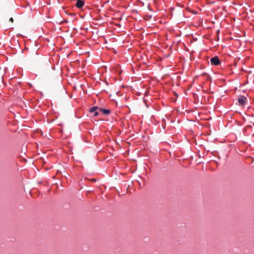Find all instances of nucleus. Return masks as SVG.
<instances>
[{
  "instance_id": "obj_10",
  "label": "nucleus",
  "mask_w": 254,
  "mask_h": 254,
  "mask_svg": "<svg viewBox=\"0 0 254 254\" xmlns=\"http://www.w3.org/2000/svg\"><path fill=\"white\" fill-rule=\"evenodd\" d=\"M92 181H96V180H95V179H93L92 180Z\"/></svg>"
},
{
  "instance_id": "obj_3",
  "label": "nucleus",
  "mask_w": 254,
  "mask_h": 254,
  "mask_svg": "<svg viewBox=\"0 0 254 254\" xmlns=\"http://www.w3.org/2000/svg\"><path fill=\"white\" fill-rule=\"evenodd\" d=\"M247 101V98L245 97L244 96H241L238 99V102L240 103V104L241 105H246Z\"/></svg>"
},
{
  "instance_id": "obj_2",
  "label": "nucleus",
  "mask_w": 254,
  "mask_h": 254,
  "mask_svg": "<svg viewBox=\"0 0 254 254\" xmlns=\"http://www.w3.org/2000/svg\"><path fill=\"white\" fill-rule=\"evenodd\" d=\"M115 70V72L117 73V74H121L122 72V70L121 69L120 66L118 64H115L113 66H112V70Z\"/></svg>"
},
{
  "instance_id": "obj_8",
  "label": "nucleus",
  "mask_w": 254,
  "mask_h": 254,
  "mask_svg": "<svg viewBox=\"0 0 254 254\" xmlns=\"http://www.w3.org/2000/svg\"><path fill=\"white\" fill-rule=\"evenodd\" d=\"M93 113H94V115H93V116H98V112H96H96H93Z\"/></svg>"
},
{
  "instance_id": "obj_5",
  "label": "nucleus",
  "mask_w": 254,
  "mask_h": 254,
  "mask_svg": "<svg viewBox=\"0 0 254 254\" xmlns=\"http://www.w3.org/2000/svg\"><path fill=\"white\" fill-rule=\"evenodd\" d=\"M112 29L117 30V28L114 27H113V26H116V27H117L118 28H120L121 27V24L120 23H115V22L112 21Z\"/></svg>"
},
{
  "instance_id": "obj_7",
  "label": "nucleus",
  "mask_w": 254,
  "mask_h": 254,
  "mask_svg": "<svg viewBox=\"0 0 254 254\" xmlns=\"http://www.w3.org/2000/svg\"><path fill=\"white\" fill-rule=\"evenodd\" d=\"M97 109H98V107L96 106H94L90 109V112L91 113H93V112H96Z\"/></svg>"
},
{
  "instance_id": "obj_6",
  "label": "nucleus",
  "mask_w": 254,
  "mask_h": 254,
  "mask_svg": "<svg viewBox=\"0 0 254 254\" xmlns=\"http://www.w3.org/2000/svg\"><path fill=\"white\" fill-rule=\"evenodd\" d=\"M100 110L104 114H108L111 112L110 110H106L103 109H100Z\"/></svg>"
},
{
  "instance_id": "obj_12",
  "label": "nucleus",
  "mask_w": 254,
  "mask_h": 254,
  "mask_svg": "<svg viewBox=\"0 0 254 254\" xmlns=\"http://www.w3.org/2000/svg\"><path fill=\"white\" fill-rule=\"evenodd\" d=\"M115 79H117V77H114Z\"/></svg>"
},
{
  "instance_id": "obj_9",
  "label": "nucleus",
  "mask_w": 254,
  "mask_h": 254,
  "mask_svg": "<svg viewBox=\"0 0 254 254\" xmlns=\"http://www.w3.org/2000/svg\"><path fill=\"white\" fill-rule=\"evenodd\" d=\"M9 21H11V22H13V18H12V17H11V18H10L9 19Z\"/></svg>"
},
{
  "instance_id": "obj_1",
  "label": "nucleus",
  "mask_w": 254,
  "mask_h": 254,
  "mask_svg": "<svg viewBox=\"0 0 254 254\" xmlns=\"http://www.w3.org/2000/svg\"><path fill=\"white\" fill-rule=\"evenodd\" d=\"M210 62L212 65H218L220 64V60L217 56L211 58Z\"/></svg>"
},
{
  "instance_id": "obj_11",
  "label": "nucleus",
  "mask_w": 254,
  "mask_h": 254,
  "mask_svg": "<svg viewBox=\"0 0 254 254\" xmlns=\"http://www.w3.org/2000/svg\"><path fill=\"white\" fill-rule=\"evenodd\" d=\"M47 64H49V62L48 61H47Z\"/></svg>"
},
{
  "instance_id": "obj_4",
  "label": "nucleus",
  "mask_w": 254,
  "mask_h": 254,
  "mask_svg": "<svg viewBox=\"0 0 254 254\" xmlns=\"http://www.w3.org/2000/svg\"><path fill=\"white\" fill-rule=\"evenodd\" d=\"M84 2L82 0H77L76 3V6L78 8H81L84 5Z\"/></svg>"
}]
</instances>
